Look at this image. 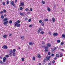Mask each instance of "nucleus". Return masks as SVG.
Masks as SVG:
<instances>
[{
	"instance_id": "1",
	"label": "nucleus",
	"mask_w": 65,
	"mask_h": 65,
	"mask_svg": "<svg viewBox=\"0 0 65 65\" xmlns=\"http://www.w3.org/2000/svg\"><path fill=\"white\" fill-rule=\"evenodd\" d=\"M14 24H15L14 26H17V27H20V26H21V25L17 22H15Z\"/></svg>"
},
{
	"instance_id": "2",
	"label": "nucleus",
	"mask_w": 65,
	"mask_h": 65,
	"mask_svg": "<svg viewBox=\"0 0 65 65\" xmlns=\"http://www.w3.org/2000/svg\"><path fill=\"white\" fill-rule=\"evenodd\" d=\"M2 48H4V49H7L8 47L6 46L5 45H4L2 47Z\"/></svg>"
},
{
	"instance_id": "3",
	"label": "nucleus",
	"mask_w": 65,
	"mask_h": 65,
	"mask_svg": "<svg viewBox=\"0 0 65 65\" xmlns=\"http://www.w3.org/2000/svg\"><path fill=\"white\" fill-rule=\"evenodd\" d=\"M7 60V59L5 57H4L3 58V62H5Z\"/></svg>"
},
{
	"instance_id": "4",
	"label": "nucleus",
	"mask_w": 65,
	"mask_h": 65,
	"mask_svg": "<svg viewBox=\"0 0 65 65\" xmlns=\"http://www.w3.org/2000/svg\"><path fill=\"white\" fill-rule=\"evenodd\" d=\"M11 3V5H12L13 6H15V4L14 3V2L13 1H12L11 3H10V4Z\"/></svg>"
},
{
	"instance_id": "5",
	"label": "nucleus",
	"mask_w": 65,
	"mask_h": 65,
	"mask_svg": "<svg viewBox=\"0 0 65 65\" xmlns=\"http://www.w3.org/2000/svg\"><path fill=\"white\" fill-rule=\"evenodd\" d=\"M53 35L54 36H57L58 35V33H55L53 34Z\"/></svg>"
},
{
	"instance_id": "6",
	"label": "nucleus",
	"mask_w": 65,
	"mask_h": 65,
	"mask_svg": "<svg viewBox=\"0 0 65 65\" xmlns=\"http://www.w3.org/2000/svg\"><path fill=\"white\" fill-rule=\"evenodd\" d=\"M40 31H42V29L41 28H39V30H38L37 31L38 33H40Z\"/></svg>"
},
{
	"instance_id": "7",
	"label": "nucleus",
	"mask_w": 65,
	"mask_h": 65,
	"mask_svg": "<svg viewBox=\"0 0 65 65\" xmlns=\"http://www.w3.org/2000/svg\"><path fill=\"white\" fill-rule=\"evenodd\" d=\"M51 57L50 56H49L48 57H46V58L47 60L48 61V60H50V59L51 58Z\"/></svg>"
},
{
	"instance_id": "8",
	"label": "nucleus",
	"mask_w": 65,
	"mask_h": 65,
	"mask_svg": "<svg viewBox=\"0 0 65 65\" xmlns=\"http://www.w3.org/2000/svg\"><path fill=\"white\" fill-rule=\"evenodd\" d=\"M8 23V21H6V22H4V25H6V24H7Z\"/></svg>"
},
{
	"instance_id": "9",
	"label": "nucleus",
	"mask_w": 65,
	"mask_h": 65,
	"mask_svg": "<svg viewBox=\"0 0 65 65\" xmlns=\"http://www.w3.org/2000/svg\"><path fill=\"white\" fill-rule=\"evenodd\" d=\"M7 18H5V19L3 20V21H4V22H5V21H7Z\"/></svg>"
},
{
	"instance_id": "10",
	"label": "nucleus",
	"mask_w": 65,
	"mask_h": 65,
	"mask_svg": "<svg viewBox=\"0 0 65 65\" xmlns=\"http://www.w3.org/2000/svg\"><path fill=\"white\" fill-rule=\"evenodd\" d=\"M52 21L53 22H55V19L54 18H52Z\"/></svg>"
},
{
	"instance_id": "11",
	"label": "nucleus",
	"mask_w": 65,
	"mask_h": 65,
	"mask_svg": "<svg viewBox=\"0 0 65 65\" xmlns=\"http://www.w3.org/2000/svg\"><path fill=\"white\" fill-rule=\"evenodd\" d=\"M24 3H21V6H24Z\"/></svg>"
},
{
	"instance_id": "12",
	"label": "nucleus",
	"mask_w": 65,
	"mask_h": 65,
	"mask_svg": "<svg viewBox=\"0 0 65 65\" xmlns=\"http://www.w3.org/2000/svg\"><path fill=\"white\" fill-rule=\"evenodd\" d=\"M47 46H49V47H51V45L49 43H48L47 44Z\"/></svg>"
},
{
	"instance_id": "13",
	"label": "nucleus",
	"mask_w": 65,
	"mask_h": 65,
	"mask_svg": "<svg viewBox=\"0 0 65 65\" xmlns=\"http://www.w3.org/2000/svg\"><path fill=\"white\" fill-rule=\"evenodd\" d=\"M59 55L58 54H56V57H59Z\"/></svg>"
},
{
	"instance_id": "14",
	"label": "nucleus",
	"mask_w": 65,
	"mask_h": 65,
	"mask_svg": "<svg viewBox=\"0 0 65 65\" xmlns=\"http://www.w3.org/2000/svg\"><path fill=\"white\" fill-rule=\"evenodd\" d=\"M47 10H48V11H51V9H50V8H47Z\"/></svg>"
},
{
	"instance_id": "15",
	"label": "nucleus",
	"mask_w": 65,
	"mask_h": 65,
	"mask_svg": "<svg viewBox=\"0 0 65 65\" xmlns=\"http://www.w3.org/2000/svg\"><path fill=\"white\" fill-rule=\"evenodd\" d=\"M41 25L42 26H44V23H43V22H42L41 23Z\"/></svg>"
},
{
	"instance_id": "16",
	"label": "nucleus",
	"mask_w": 65,
	"mask_h": 65,
	"mask_svg": "<svg viewBox=\"0 0 65 65\" xmlns=\"http://www.w3.org/2000/svg\"><path fill=\"white\" fill-rule=\"evenodd\" d=\"M3 37L4 38H6L7 37V35H4Z\"/></svg>"
},
{
	"instance_id": "17",
	"label": "nucleus",
	"mask_w": 65,
	"mask_h": 65,
	"mask_svg": "<svg viewBox=\"0 0 65 65\" xmlns=\"http://www.w3.org/2000/svg\"><path fill=\"white\" fill-rule=\"evenodd\" d=\"M63 56L62 54L61 53L59 55V57H63Z\"/></svg>"
},
{
	"instance_id": "18",
	"label": "nucleus",
	"mask_w": 65,
	"mask_h": 65,
	"mask_svg": "<svg viewBox=\"0 0 65 65\" xmlns=\"http://www.w3.org/2000/svg\"><path fill=\"white\" fill-rule=\"evenodd\" d=\"M38 58H41V56H40V54H38Z\"/></svg>"
},
{
	"instance_id": "19",
	"label": "nucleus",
	"mask_w": 65,
	"mask_h": 65,
	"mask_svg": "<svg viewBox=\"0 0 65 65\" xmlns=\"http://www.w3.org/2000/svg\"><path fill=\"white\" fill-rule=\"evenodd\" d=\"M6 3H7V4H9V1H8V0H7V2H6Z\"/></svg>"
},
{
	"instance_id": "20",
	"label": "nucleus",
	"mask_w": 65,
	"mask_h": 65,
	"mask_svg": "<svg viewBox=\"0 0 65 65\" xmlns=\"http://www.w3.org/2000/svg\"><path fill=\"white\" fill-rule=\"evenodd\" d=\"M62 37L65 38V35L64 34H62Z\"/></svg>"
},
{
	"instance_id": "21",
	"label": "nucleus",
	"mask_w": 65,
	"mask_h": 65,
	"mask_svg": "<svg viewBox=\"0 0 65 65\" xmlns=\"http://www.w3.org/2000/svg\"><path fill=\"white\" fill-rule=\"evenodd\" d=\"M32 59L33 60H34V61H35V57H33Z\"/></svg>"
},
{
	"instance_id": "22",
	"label": "nucleus",
	"mask_w": 65,
	"mask_h": 65,
	"mask_svg": "<svg viewBox=\"0 0 65 65\" xmlns=\"http://www.w3.org/2000/svg\"><path fill=\"white\" fill-rule=\"evenodd\" d=\"M0 64H3V62L2 61L0 60Z\"/></svg>"
},
{
	"instance_id": "23",
	"label": "nucleus",
	"mask_w": 65,
	"mask_h": 65,
	"mask_svg": "<svg viewBox=\"0 0 65 65\" xmlns=\"http://www.w3.org/2000/svg\"><path fill=\"white\" fill-rule=\"evenodd\" d=\"M10 52L11 53H13L12 49H10Z\"/></svg>"
},
{
	"instance_id": "24",
	"label": "nucleus",
	"mask_w": 65,
	"mask_h": 65,
	"mask_svg": "<svg viewBox=\"0 0 65 65\" xmlns=\"http://www.w3.org/2000/svg\"><path fill=\"white\" fill-rule=\"evenodd\" d=\"M21 60L22 61H24L25 60V58H22Z\"/></svg>"
},
{
	"instance_id": "25",
	"label": "nucleus",
	"mask_w": 65,
	"mask_h": 65,
	"mask_svg": "<svg viewBox=\"0 0 65 65\" xmlns=\"http://www.w3.org/2000/svg\"><path fill=\"white\" fill-rule=\"evenodd\" d=\"M20 21L19 20H18L17 21V22H15V23H20Z\"/></svg>"
},
{
	"instance_id": "26",
	"label": "nucleus",
	"mask_w": 65,
	"mask_h": 65,
	"mask_svg": "<svg viewBox=\"0 0 65 65\" xmlns=\"http://www.w3.org/2000/svg\"><path fill=\"white\" fill-rule=\"evenodd\" d=\"M45 48L46 49H48V47L47 46L46 47H45Z\"/></svg>"
},
{
	"instance_id": "27",
	"label": "nucleus",
	"mask_w": 65,
	"mask_h": 65,
	"mask_svg": "<svg viewBox=\"0 0 65 65\" xmlns=\"http://www.w3.org/2000/svg\"><path fill=\"white\" fill-rule=\"evenodd\" d=\"M40 33H41V34H44V32L43 31H41L40 32Z\"/></svg>"
},
{
	"instance_id": "28",
	"label": "nucleus",
	"mask_w": 65,
	"mask_h": 65,
	"mask_svg": "<svg viewBox=\"0 0 65 65\" xmlns=\"http://www.w3.org/2000/svg\"><path fill=\"white\" fill-rule=\"evenodd\" d=\"M23 9V7H20V10H22Z\"/></svg>"
},
{
	"instance_id": "29",
	"label": "nucleus",
	"mask_w": 65,
	"mask_h": 65,
	"mask_svg": "<svg viewBox=\"0 0 65 65\" xmlns=\"http://www.w3.org/2000/svg\"><path fill=\"white\" fill-rule=\"evenodd\" d=\"M5 57H6V58H8V57H9V55H5Z\"/></svg>"
},
{
	"instance_id": "30",
	"label": "nucleus",
	"mask_w": 65,
	"mask_h": 65,
	"mask_svg": "<svg viewBox=\"0 0 65 65\" xmlns=\"http://www.w3.org/2000/svg\"><path fill=\"white\" fill-rule=\"evenodd\" d=\"M1 18L3 19H4V16L3 15H2L1 16Z\"/></svg>"
},
{
	"instance_id": "31",
	"label": "nucleus",
	"mask_w": 65,
	"mask_h": 65,
	"mask_svg": "<svg viewBox=\"0 0 65 65\" xmlns=\"http://www.w3.org/2000/svg\"><path fill=\"white\" fill-rule=\"evenodd\" d=\"M13 56H15V53L14 52L13 53Z\"/></svg>"
},
{
	"instance_id": "32",
	"label": "nucleus",
	"mask_w": 65,
	"mask_h": 65,
	"mask_svg": "<svg viewBox=\"0 0 65 65\" xmlns=\"http://www.w3.org/2000/svg\"><path fill=\"white\" fill-rule=\"evenodd\" d=\"M41 2L42 4H45V3L44 1H42Z\"/></svg>"
},
{
	"instance_id": "33",
	"label": "nucleus",
	"mask_w": 65,
	"mask_h": 65,
	"mask_svg": "<svg viewBox=\"0 0 65 65\" xmlns=\"http://www.w3.org/2000/svg\"><path fill=\"white\" fill-rule=\"evenodd\" d=\"M44 51H45V52H48V50L45 49L44 50Z\"/></svg>"
},
{
	"instance_id": "34",
	"label": "nucleus",
	"mask_w": 65,
	"mask_h": 65,
	"mask_svg": "<svg viewBox=\"0 0 65 65\" xmlns=\"http://www.w3.org/2000/svg\"><path fill=\"white\" fill-rule=\"evenodd\" d=\"M60 40H57V42H58V43H60Z\"/></svg>"
},
{
	"instance_id": "35",
	"label": "nucleus",
	"mask_w": 65,
	"mask_h": 65,
	"mask_svg": "<svg viewBox=\"0 0 65 65\" xmlns=\"http://www.w3.org/2000/svg\"><path fill=\"white\" fill-rule=\"evenodd\" d=\"M51 54V52H49L48 53V55H50Z\"/></svg>"
},
{
	"instance_id": "36",
	"label": "nucleus",
	"mask_w": 65,
	"mask_h": 65,
	"mask_svg": "<svg viewBox=\"0 0 65 65\" xmlns=\"http://www.w3.org/2000/svg\"><path fill=\"white\" fill-rule=\"evenodd\" d=\"M12 53H10V54H9V55L10 56H12Z\"/></svg>"
},
{
	"instance_id": "37",
	"label": "nucleus",
	"mask_w": 65,
	"mask_h": 65,
	"mask_svg": "<svg viewBox=\"0 0 65 65\" xmlns=\"http://www.w3.org/2000/svg\"><path fill=\"white\" fill-rule=\"evenodd\" d=\"M26 11H28L29 10V9L28 8H26V9H25Z\"/></svg>"
},
{
	"instance_id": "38",
	"label": "nucleus",
	"mask_w": 65,
	"mask_h": 65,
	"mask_svg": "<svg viewBox=\"0 0 65 65\" xmlns=\"http://www.w3.org/2000/svg\"><path fill=\"white\" fill-rule=\"evenodd\" d=\"M45 21L46 22H47V21H48V19H45Z\"/></svg>"
},
{
	"instance_id": "39",
	"label": "nucleus",
	"mask_w": 65,
	"mask_h": 65,
	"mask_svg": "<svg viewBox=\"0 0 65 65\" xmlns=\"http://www.w3.org/2000/svg\"><path fill=\"white\" fill-rule=\"evenodd\" d=\"M12 21L11 20H10L9 23H10V24H11L12 23Z\"/></svg>"
},
{
	"instance_id": "40",
	"label": "nucleus",
	"mask_w": 65,
	"mask_h": 65,
	"mask_svg": "<svg viewBox=\"0 0 65 65\" xmlns=\"http://www.w3.org/2000/svg\"><path fill=\"white\" fill-rule=\"evenodd\" d=\"M52 63H53V64H54V63H55V60H53L52 61Z\"/></svg>"
},
{
	"instance_id": "41",
	"label": "nucleus",
	"mask_w": 65,
	"mask_h": 65,
	"mask_svg": "<svg viewBox=\"0 0 65 65\" xmlns=\"http://www.w3.org/2000/svg\"><path fill=\"white\" fill-rule=\"evenodd\" d=\"M13 52H15L16 50L15 49H13Z\"/></svg>"
},
{
	"instance_id": "42",
	"label": "nucleus",
	"mask_w": 65,
	"mask_h": 65,
	"mask_svg": "<svg viewBox=\"0 0 65 65\" xmlns=\"http://www.w3.org/2000/svg\"><path fill=\"white\" fill-rule=\"evenodd\" d=\"M25 20H26H26H27L28 18L27 17H26L25 18Z\"/></svg>"
},
{
	"instance_id": "43",
	"label": "nucleus",
	"mask_w": 65,
	"mask_h": 65,
	"mask_svg": "<svg viewBox=\"0 0 65 65\" xmlns=\"http://www.w3.org/2000/svg\"><path fill=\"white\" fill-rule=\"evenodd\" d=\"M20 14L22 16L23 15V13H22L20 12Z\"/></svg>"
},
{
	"instance_id": "44",
	"label": "nucleus",
	"mask_w": 65,
	"mask_h": 65,
	"mask_svg": "<svg viewBox=\"0 0 65 65\" xmlns=\"http://www.w3.org/2000/svg\"><path fill=\"white\" fill-rule=\"evenodd\" d=\"M29 27H30V28H32V27H33V26H32V25H30L29 26Z\"/></svg>"
},
{
	"instance_id": "45",
	"label": "nucleus",
	"mask_w": 65,
	"mask_h": 65,
	"mask_svg": "<svg viewBox=\"0 0 65 65\" xmlns=\"http://www.w3.org/2000/svg\"><path fill=\"white\" fill-rule=\"evenodd\" d=\"M3 4L5 6V3L4 2H3Z\"/></svg>"
},
{
	"instance_id": "46",
	"label": "nucleus",
	"mask_w": 65,
	"mask_h": 65,
	"mask_svg": "<svg viewBox=\"0 0 65 65\" xmlns=\"http://www.w3.org/2000/svg\"><path fill=\"white\" fill-rule=\"evenodd\" d=\"M3 13V11H1L0 12V14H2V13Z\"/></svg>"
},
{
	"instance_id": "47",
	"label": "nucleus",
	"mask_w": 65,
	"mask_h": 65,
	"mask_svg": "<svg viewBox=\"0 0 65 65\" xmlns=\"http://www.w3.org/2000/svg\"><path fill=\"white\" fill-rule=\"evenodd\" d=\"M29 45H32V43L31 42H29Z\"/></svg>"
},
{
	"instance_id": "48",
	"label": "nucleus",
	"mask_w": 65,
	"mask_h": 65,
	"mask_svg": "<svg viewBox=\"0 0 65 65\" xmlns=\"http://www.w3.org/2000/svg\"><path fill=\"white\" fill-rule=\"evenodd\" d=\"M39 23H42V20H40L39 21Z\"/></svg>"
},
{
	"instance_id": "49",
	"label": "nucleus",
	"mask_w": 65,
	"mask_h": 65,
	"mask_svg": "<svg viewBox=\"0 0 65 65\" xmlns=\"http://www.w3.org/2000/svg\"><path fill=\"white\" fill-rule=\"evenodd\" d=\"M3 11L4 12H6V10H3Z\"/></svg>"
},
{
	"instance_id": "50",
	"label": "nucleus",
	"mask_w": 65,
	"mask_h": 65,
	"mask_svg": "<svg viewBox=\"0 0 65 65\" xmlns=\"http://www.w3.org/2000/svg\"><path fill=\"white\" fill-rule=\"evenodd\" d=\"M31 19H29L28 20L29 22H31Z\"/></svg>"
},
{
	"instance_id": "51",
	"label": "nucleus",
	"mask_w": 65,
	"mask_h": 65,
	"mask_svg": "<svg viewBox=\"0 0 65 65\" xmlns=\"http://www.w3.org/2000/svg\"><path fill=\"white\" fill-rule=\"evenodd\" d=\"M17 2V0H15V3H16Z\"/></svg>"
},
{
	"instance_id": "52",
	"label": "nucleus",
	"mask_w": 65,
	"mask_h": 65,
	"mask_svg": "<svg viewBox=\"0 0 65 65\" xmlns=\"http://www.w3.org/2000/svg\"><path fill=\"white\" fill-rule=\"evenodd\" d=\"M30 11H32V10H33V9H32V8H30Z\"/></svg>"
},
{
	"instance_id": "53",
	"label": "nucleus",
	"mask_w": 65,
	"mask_h": 65,
	"mask_svg": "<svg viewBox=\"0 0 65 65\" xmlns=\"http://www.w3.org/2000/svg\"><path fill=\"white\" fill-rule=\"evenodd\" d=\"M51 56H54V54H52L51 55Z\"/></svg>"
},
{
	"instance_id": "54",
	"label": "nucleus",
	"mask_w": 65,
	"mask_h": 65,
	"mask_svg": "<svg viewBox=\"0 0 65 65\" xmlns=\"http://www.w3.org/2000/svg\"><path fill=\"white\" fill-rule=\"evenodd\" d=\"M63 44H64V43H63V42H61L60 44L61 45H63Z\"/></svg>"
},
{
	"instance_id": "55",
	"label": "nucleus",
	"mask_w": 65,
	"mask_h": 65,
	"mask_svg": "<svg viewBox=\"0 0 65 65\" xmlns=\"http://www.w3.org/2000/svg\"><path fill=\"white\" fill-rule=\"evenodd\" d=\"M55 49H53L52 51V52H54V51H55Z\"/></svg>"
},
{
	"instance_id": "56",
	"label": "nucleus",
	"mask_w": 65,
	"mask_h": 65,
	"mask_svg": "<svg viewBox=\"0 0 65 65\" xmlns=\"http://www.w3.org/2000/svg\"><path fill=\"white\" fill-rule=\"evenodd\" d=\"M21 38L22 39V38H24V36H22V37H21Z\"/></svg>"
},
{
	"instance_id": "57",
	"label": "nucleus",
	"mask_w": 65,
	"mask_h": 65,
	"mask_svg": "<svg viewBox=\"0 0 65 65\" xmlns=\"http://www.w3.org/2000/svg\"><path fill=\"white\" fill-rule=\"evenodd\" d=\"M4 16L5 17H6V16H7V15L6 14H5L4 15Z\"/></svg>"
},
{
	"instance_id": "58",
	"label": "nucleus",
	"mask_w": 65,
	"mask_h": 65,
	"mask_svg": "<svg viewBox=\"0 0 65 65\" xmlns=\"http://www.w3.org/2000/svg\"><path fill=\"white\" fill-rule=\"evenodd\" d=\"M12 35V34H11L10 35H9V36H11Z\"/></svg>"
},
{
	"instance_id": "59",
	"label": "nucleus",
	"mask_w": 65,
	"mask_h": 65,
	"mask_svg": "<svg viewBox=\"0 0 65 65\" xmlns=\"http://www.w3.org/2000/svg\"><path fill=\"white\" fill-rule=\"evenodd\" d=\"M51 65V63H49L48 64V65Z\"/></svg>"
},
{
	"instance_id": "60",
	"label": "nucleus",
	"mask_w": 65,
	"mask_h": 65,
	"mask_svg": "<svg viewBox=\"0 0 65 65\" xmlns=\"http://www.w3.org/2000/svg\"><path fill=\"white\" fill-rule=\"evenodd\" d=\"M23 15H25V13H24L23 12L22 13Z\"/></svg>"
},
{
	"instance_id": "61",
	"label": "nucleus",
	"mask_w": 65,
	"mask_h": 65,
	"mask_svg": "<svg viewBox=\"0 0 65 65\" xmlns=\"http://www.w3.org/2000/svg\"><path fill=\"white\" fill-rule=\"evenodd\" d=\"M45 44V42H43L42 43V44Z\"/></svg>"
},
{
	"instance_id": "62",
	"label": "nucleus",
	"mask_w": 65,
	"mask_h": 65,
	"mask_svg": "<svg viewBox=\"0 0 65 65\" xmlns=\"http://www.w3.org/2000/svg\"><path fill=\"white\" fill-rule=\"evenodd\" d=\"M54 60H56V59H57V58L56 57H55V58H54Z\"/></svg>"
},
{
	"instance_id": "63",
	"label": "nucleus",
	"mask_w": 65,
	"mask_h": 65,
	"mask_svg": "<svg viewBox=\"0 0 65 65\" xmlns=\"http://www.w3.org/2000/svg\"><path fill=\"white\" fill-rule=\"evenodd\" d=\"M54 50H56V47H54Z\"/></svg>"
},
{
	"instance_id": "64",
	"label": "nucleus",
	"mask_w": 65,
	"mask_h": 65,
	"mask_svg": "<svg viewBox=\"0 0 65 65\" xmlns=\"http://www.w3.org/2000/svg\"><path fill=\"white\" fill-rule=\"evenodd\" d=\"M45 60H44L43 61V62H45Z\"/></svg>"
}]
</instances>
